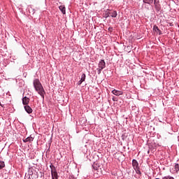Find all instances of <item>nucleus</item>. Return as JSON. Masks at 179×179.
<instances>
[{
  "label": "nucleus",
  "mask_w": 179,
  "mask_h": 179,
  "mask_svg": "<svg viewBox=\"0 0 179 179\" xmlns=\"http://www.w3.org/2000/svg\"><path fill=\"white\" fill-rule=\"evenodd\" d=\"M51 173H52V179H58V173H57V170H55V166L54 165L50 166Z\"/></svg>",
  "instance_id": "f03ea898"
},
{
  "label": "nucleus",
  "mask_w": 179,
  "mask_h": 179,
  "mask_svg": "<svg viewBox=\"0 0 179 179\" xmlns=\"http://www.w3.org/2000/svg\"><path fill=\"white\" fill-rule=\"evenodd\" d=\"M34 139V138H33V137L29 136V137H27L25 139H23V142H24V143H26V142H33Z\"/></svg>",
  "instance_id": "1a4fd4ad"
},
{
  "label": "nucleus",
  "mask_w": 179,
  "mask_h": 179,
  "mask_svg": "<svg viewBox=\"0 0 179 179\" xmlns=\"http://www.w3.org/2000/svg\"><path fill=\"white\" fill-rule=\"evenodd\" d=\"M136 170V174H141V171L139 170V169H135Z\"/></svg>",
  "instance_id": "a211bd4d"
},
{
  "label": "nucleus",
  "mask_w": 179,
  "mask_h": 179,
  "mask_svg": "<svg viewBox=\"0 0 179 179\" xmlns=\"http://www.w3.org/2000/svg\"><path fill=\"white\" fill-rule=\"evenodd\" d=\"M109 15H110L111 17H117V11L114 10L112 12H108Z\"/></svg>",
  "instance_id": "9b49d317"
},
{
  "label": "nucleus",
  "mask_w": 179,
  "mask_h": 179,
  "mask_svg": "<svg viewBox=\"0 0 179 179\" xmlns=\"http://www.w3.org/2000/svg\"><path fill=\"white\" fill-rule=\"evenodd\" d=\"M96 71L98 72V74L100 75V73H101V71H103V69H100L99 67L98 69H96Z\"/></svg>",
  "instance_id": "f3484780"
},
{
  "label": "nucleus",
  "mask_w": 179,
  "mask_h": 179,
  "mask_svg": "<svg viewBox=\"0 0 179 179\" xmlns=\"http://www.w3.org/2000/svg\"><path fill=\"white\" fill-rule=\"evenodd\" d=\"M173 171H174L173 173H178V171H179V165H178V164H175Z\"/></svg>",
  "instance_id": "f8f14e48"
},
{
  "label": "nucleus",
  "mask_w": 179,
  "mask_h": 179,
  "mask_svg": "<svg viewBox=\"0 0 179 179\" xmlns=\"http://www.w3.org/2000/svg\"><path fill=\"white\" fill-rule=\"evenodd\" d=\"M143 3L152 5V3H153V0H143Z\"/></svg>",
  "instance_id": "ddd939ff"
},
{
  "label": "nucleus",
  "mask_w": 179,
  "mask_h": 179,
  "mask_svg": "<svg viewBox=\"0 0 179 179\" xmlns=\"http://www.w3.org/2000/svg\"><path fill=\"white\" fill-rule=\"evenodd\" d=\"M82 83H83V81H81V80L78 81V85H82Z\"/></svg>",
  "instance_id": "aec40b11"
},
{
  "label": "nucleus",
  "mask_w": 179,
  "mask_h": 179,
  "mask_svg": "<svg viewBox=\"0 0 179 179\" xmlns=\"http://www.w3.org/2000/svg\"><path fill=\"white\" fill-rule=\"evenodd\" d=\"M59 10H61L63 15H65V13H66V8H65V6H59Z\"/></svg>",
  "instance_id": "6e6552de"
},
{
  "label": "nucleus",
  "mask_w": 179,
  "mask_h": 179,
  "mask_svg": "<svg viewBox=\"0 0 179 179\" xmlns=\"http://www.w3.org/2000/svg\"><path fill=\"white\" fill-rule=\"evenodd\" d=\"M0 106H1V102H0Z\"/></svg>",
  "instance_id": "412c9836"
},
{
  "label": "nucleus",
  "mask_w": 179,
  "mask_h": 179,
  "mask_svg": "<svg viewBox=\"0 0 179 179\" xmlns=\"http://www.w3.org/2000/svg\"><path fill=\"white\" fill-rule=\"evenodd\" d=\"M108 16H110V13H106L104 15V17H108Z\"/></svg>",
  "instance_id": "6ab92c4d"
},
{
  "label": "nucleus",
  "mask_w": 179,
  "mask_h": 179,
  "mask_svg": "<svg viewBox=\"0 0 179 179\" xmlns=\"http://www.w3.org/2000/svg\"><path fill=\"white\" fill-rule=\"evenodd\" d=\"M133 167L134 170H137V169H139V164H138V162L136 159L133 160Z\"/></svg>",
  "instance_id": "423d86ee"
},
{
  "label": "nucleus",
  "mask_w": 179,
  "mask_h": 179,
  "mask_svg": "<svg viewBox=\"0 0 179 179\" xmlns=\"http://www.w3.org/2000/svg\"><path fill=\"white\" fill-rule=\"evenodd\" d=\"M3 167H5V162H0V170L3 169Z\"/></svg>",
  "instance_id": "2eb2a0df"
},
{
  "label": "nucleus",
  "mask_w": 179,
  "mask_h": 179,
  "mask_svg": "<svg viewBox=\"0 0 179 179\" xmlns=\"http://www.w3.org/2000/svg\"><path fill=\"white\" fill-rule=\"evenodd\" d=\"M34 87L35 90L44 99V94H45V91L44 90V88L43 87V85H41V83H40L39 79H35L34 80Z\"/></svg>",
  "instance_id": "f257e3e1"
},
{
  "label": "nucleus",
  "mask_w": 179,
  "mask_h": 179,
  "mask_svg": "<svg viewBox=\"0 0 179 179\" xmlns=\"http://www.w3.org/2000/svg\"><path fill=\"white\" fill-rule=\"evenodd\" d=\"M98 66H99V68L101 69H104V68H106V62H104L103 59H101V60L99 62V64H98Z\"/></svg>",
  "instance_id": "7ed1b4c3"
},
{
  "label": "nucleus",
  "mask_w": 179,
  "mask_h": 179,
  "mask_svg": "<svg viewBox=\"0 0 179 179\" xmlns=\"http://www.w3.org/2000/svg\"><path fill=\"white\" fill-rule=\"evenodd\" d=\"M153 30H155V31H156L157 33H159V34H162V31L159 29V27L156 25H155L153 27Z\"/></svg>",
  "instance_id": "9d476101"
},
{
  "label": "nucleus",
  "mask_w": 179,
  "mask_h": 179,
  "mask_svg": "<svg viewBox=\"0 0 179 179\" xmlns=\"http://www.w3.org/2000/svg\"><path fill=\"white\" fill-rule=\"evenodd\" d=\"M30 103V99L27 96H24L22 98V104L24 106H27Z\"/></svg>",
  "instance_id": "20e7f679"
},
{
  "label": "nucleus",
  "mask_w": 179,
  "mask_h": 179,
  "mask_svg": "<svg viewBox=\"0 0 179 179\" xmlns=\"http://www.w3.org/2000/svg\"><path fill=\"white\" fill-rule=\"evenodd\" d=\"M159 3V0H154V5H155L156 7L158 6Z\"/></svg>",
  "instance_id": "dca6fc26"
},
{
  "label": "nucleus",
  "mask_w": 179,
  "mask_h": 179,
  "mask_svg": "<svg viewBox=\"0 0 179 179\" xmlns=\"http://www.w3.org/2000/svg\"><path fill=\"white\" fill-rule=\"evenodd\" d=\"M86 79V74L83 73L82 76H81V79L80 80L83 81V82H85V80Z\"/></svg>",
  "instance_id": "4468645a"
},
{
  "label": "nucleus",
  "mask_w": 179,
  "mask_h": 179,
  "mask_svg": "<svg viewBox=\"0 0 179 179\" xmlns=\"http://www.w3.org/2000/svg\"><path fill=\"white\" fill-rule=\"evenodd\" d=\"M24 110L28 113V114H31L33 113V109H31V108L28 105L24 106Z\"/></svg>",
  "instance_id": "39448f33"
},
{
  "label": "nucleus",
  "mask_w": 179,
  "mask_h": 179,
  "mask_svg": "<svg viewBox=\"0 0 179 179\" xmlns=\"http://www.w3.org/2000/svg\"><path fill=\"white\" fill-rule=\"evenodd\" d=\"M113 94H115V96H121L122 94V91H118L116 90H113L112 91Z\"/></svg>",
  "instance_id": "0eeeda50"
}]
</instances>
